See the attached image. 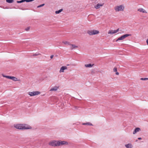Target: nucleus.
<instances>
[{"instance_id":"nucleus-1","label":"nucleus","mask_w":148,"mask_h":148,"mask_svg":"<svg viewBox=\"0 0 148 148\" xmlns=\"http://www.w3.org/2000/svg\"><path fill=\"white\" fill-rule=\"evenodd\" d=\"M14 127L19 130H25L29 129L30 128L27 127L25 124H18L14 125Z\"/></svg>"},{"instance_id":"nucleus-2","label":"nucleus","mask_w":148,"mask_h":148,"mask_svg":"<svg viewBox=\"0 0 148 148\" xmlns=\"http://www.w3.org/2000/svg\"><path fill=\"white\" fill-rule=\"evenodd\" d=\"M124 9V7L122 5L117 6L115 8V10L116 12L119 11H123Z\"/></svg>"},{"instance_id":"nucleus-3","label":"nucleus","mask_w":148,"mask_h":148,"mask_svg":"<svg viewBox=\"0 0 148 148\" xmlns=\"http://www.w3.org/2000/svg\"><path fill=\"white\" fill-rule=\"evenodd\" d=\"M58 141L53 140L49 142V145L53 147L58 146Z\"/></svg>"},{"instance_id":"nucleus-4","label":"nucleus","mask_w":148,"mask_h":148,"mask_svg":"<svg viewBox=\"0 0 148 148\" xmlns=\"http://www.w3.org/2000/svg\"><path fill=\"white\" fill-rule=\"evenodd\" d=\"M131 34H126L123 35L122 36L120 37L119 38L116 40V41H117L119 40H122L125 39V38L129 36H131Z\"/></svg>"},{"instance_id":"nucleus-5","label":"nucleus","mask_w":148,"mask_h":148,"mask_svg":"<svg viewBox=\"0 0 148 148\" xmlns=\"http://www.w3.org/2000/svg\"><path fill=\"white\" fill-rule=\"evenodd\" d=\"M2 76L4 77H5L7 78L12 79L14 81H18L17 78L13 76L5 75L4 74H2Z\"/></svg>"},{"instance_id":"nucleus-6","label":"nucleus","mask_w":148,"mask_h":148,"mask_svg":"<svg viewBox=\"0 0 148 148\" xmlns=\"http://www.w3.org/2000/svg\"><path fill=\"white\" fill-rule=\"evenodd\" d=\"M40 92L39 91H34L32 92H29L28 94L31 96H35L40 94Z\"/></svg>"},{"instance_id":"nucleus-7","label":"nucleus","mask_w":148,"mask_h":148,"mask_svg":"<svg viewBox=\"0 0 148 148\" xmlns=\"http://www.w3.org/2000/svg\"><path fill=\"white\" fill-rule=\"evenodd\" d=\"M58 146H59L61 145H68V143L67 142L65 141H58Z\"/></svg>"},{"instance_id":"nucleus-8","label":"nucleus","mask_w":148,"mask_h":148,"mask_svg":"<svg viewBox=\"0 0 148 148\" xmlns=\"http://www.w3.org/2000/svg\"><path fill=\"white\" fill-rule=\"evenodd\" d=\"M59 87V86H55L51 88L50 90V91H56L58 90Z\"/></svg>"},{"instance_id":"nucleus-9","label":"nucleus","mask_w":148,"mask_h":148,"mask_svg":"<svg viewBox=\"0 0 148 148\" xmlns=\"http://www.w3.org/2000/svg\"><path fill=\"white\" fill-rule=\"evenodd\" d=\"M103 5L104 3L102 4L99 3L95 6V8L96 9H98L100 7L103 6Z\"/></svg>"},{"instance_id":"nucleus-10","label":"nucleus","mask_w":148,"mask_h":148,"mask_svg":"<svg viewBox=\"0 0 148 148\" xmlns=\"http://www.w3.org/2000/svg\"><path fill=\"white\" fill-rule=\"evenodd\" d=\"M67 67L66 66H62L61 68L60 72H64V70L67 69Z\"/></svg>"},{"instance_id":"nucleus-11","label":"nucleus","mask_w":148,"mask_h":148,"mask_svg":"<svg viewBox=\"0 0 148 148\" xmlns=\"http://www.w3.org/2000/svg\"><path fill=\"white\" fill-rule=\"evenodd\" d=\"M140 129L139 127L136 128L133 132V134H135L136 133L140 131Z\"/></svg>"},{"instance_id":"nucleus-12","label":"nucleus","mask_w":148,"mask_h":148,"mask_svg":"<svg viewBox=\"0 0 148 148\" xmlns=\"http://www.w3.org/2000/svg\"><path fill=\"white\" fill-rule=\"evenodd\" d=\"M138 11H139L140 12H143V13H147V12H146V11H145V10L143 9V8H139L138 9Z\"/></svg>"},{"instance_id":"nucleus-13","label":"nucleus","mask_w":148,"mask_h":148,"mask_svg":"<svg viewBox=\"0 0 148 148\" xmlns=\"http://www.w3.org/2000/svg\"><path fill=\"white\" fill-rule=\"evenodd\" d=\"M93 35L98 34L99 33V31L98 30L93 29L92 30Z\"/></svg>"},{"instance_id":"nucleus-14","label":"nucleus","mask_w":148,"mask_h":148,"mask_svg":"<svg viewBox=\"0 0 148 148\" xmlns=\"http://www.w3.org/2000/svg\"><path fill=\"white\" fill-rule=\"evenodd\" d=\"M127 148H132V145L131 144H127L125 145Z\"/></svg>"},{"instance_id":"nucleus-15","label":"nucleus","mask_w":148,"mask_h":148,"mask_svg":"<svg viewBox=\"0 0 148 148\" xmlns=\"http://www.w3.org/2000/svg\"><path fill=\"white\" fill-rule=\"evenodd\" d=\"M116 33V32H115V30H109L108 32V34H115Z\"/></svg>"},{"instance_id":"nucleus-16","label":"nucleus","mask_w":148,"mask_h":148,"mask_svg":"<svg viewBox=\"0 0 148 148\" xmlns=\"http://www.w3.org/2000/svg\"><path fill=\"white\" fill-rule=\"evenodd\" d=\"M70 45H71V49H73L75 48H77L78 47V46H76L75 45L71 44Z\"/></svg>"},{"instance_id":"nucleus-17","label":"nucleus","mask_w":148,"mask_h":148,"mask_svg":"<svg viewBox=\"0 0 148 148\" xmlns=\"http://www.w3.org/2000/svg\"><path fill=\"white\" fill-rule=\"evenodd\" d=\"M87 33L90 36L93 35L92 30H88L87 31Z\"/></svg>"},{"instance_id":"nucleus-18","label":"nucleus","mask_w":148,"mask_h":148,"mask_svg":"<svg viewBox=\"0 0 148 148\" xmlns=\"http://www.w3.org/2000/svg\"><path fill=\"white\" fill-rule=\"evenodd\" d=\"M93 66V65H92L91 64H85V66L86 67H91Z\"/></svg>"},{"instance_id":"nucleus-19","label":"nucleus","mask_w":148,"mask_h":148,"mask_svg":"<svg viewBox=\"0 0 148 148\" xmlns=\"http://www.w3.org/2000/svg\"><path fill=\"white\" fill-rule=\"evenodd\" d=\"M62 11H63V9H60V10H58L56 11L55 12V13L56 14H58L60 13V12H61Z\"/></svg>"},{"instance_id":"nucleus-20","label":"nucleus","mask_w":148,"mask_h":148,"mask_svg":"<svg viewBox=\"0 0 148 148\" xmlns=\"http://www.w3.org/2000/svg\"><path fill=\"white\" fill-rule=\"evenodd\" d=\"M82 125H90L91 126H93V125L90 122H87L86 123H83L82 124Z\"/></svg>"},{"instance_id":"nucleus-21","label":"nucleus","mask_w":148,"mask_h":148,"mask_svg":"<svg viewBox=\"0 0 148 148\" xmlns=\"http://www.w3.org/2000/svg\"><path fill=\"white\" fill-rule=\"evenodd\" d=\"M6 1L8 3H11L14 2V0H6Z\"/></svg>"},{"instance_id":"nucleus-22","label":"nucleus","mask_w":148,"mask_h":148,"mask_svg":"<svg viewBox=\"0 0 148 148\" xmlns=\"http://www.w3.org/2000/svg\"><path fill=\"white\" fill-rule=\"evenodd\" d=\"M62 43L65 45L68 44V45H71L70 42L68 41H63L62 42Z\"/></svg>"},{"instance_id":"nucleus-23","label":"nucleus","mask_w":148,"mask_h":148,"mask_svg":"<svg viewBox=\"0 0 148 148\" xmlns=\"http://www.w3.org/2000/svg\"><path fill=\"white\" fill-rule=\"evenodd\" d=\"M140 80H148V78H141Z\"/></svg>"},{"instance_id":"nucleus-24","label":"nucleus","mask_w":148,"mask_h":148,"mask_svg":"<svg viewBox=\"0 0 148 148\" xmlns=\"http://www.w3.org/2000/svg\"><path fill=\"white\" fill-rule=\"evenodd\" d=\"M45 4H41L40 5H39L37 7V8H40V7H42V6H44L45 5Z\"/></svg>"},{"instance_id":"nucleus-25","label":"nucleus","mask_w":148,"mask_h":148,"mask_svg":"<svg viewBox=\"0 0 148 148\" xmlns=\"http://www.w3.org/2000/svg\"><path fill=\"white\" fill-rule=\"evenodd\" d=\"M40 54V53H36L35 54H33V56H38Z\"/></svg>"},{"instance_id":"nucleus-26","label":"nucleus","mask_w":148,"mask_h":148,"mask_svg":"<svg viewBox=\"0 0 148 148\" xmlns=\"http://www.w3.org/2000/svg\"><path fill=\"white\" fill-rule=\"evenodd\" d=\"M113 71L114 72H116L117 71V69L116 67H115L113 69Z\"/></svg>"},{"instance_id":"nucleus-27","label":"nucleus","mask_w":148,"mask_h":148,"mask_svg":"<svg viewBox=\"0 0 148 148\" xmlns=\"http://www.w3.org/2000/svg\"><path fill=\"white\" fill-rule=\"evenodd\" d=\"M29 29H30L29 27H27V28H25V30L26 31H28V30Z\"/></svg>"},{"instance_id":"nucleus-28","label":"nucleus","mask_w":148,"mask_h":148,"mask_svg":"<svg viewBox=\"0 0 148 148\" xmlns=\"http://www.w3.org/2000/svg\"><path fill=\"white\" fill-rule=\"evenodd\" d=\"M119 31V29L118 28L116 30H115V32H116V33L117 32Z\"/></svg>"},{"instance_id":"nucleus-29","label":"nucleus","mask_w":148,"mask_h":148,"mask_svg":"<svg viewBox=\"0 0 148 148\" xmlns=\"http://www.w3.org/2000/svg\"><path fill=\"white\" fill-rule=\"evenodd\" d=\"M53 55H52L50 56V58L51 59H52L53 58Z\"/></svg>"},{"instance_id":"nucleus-30","label":"nucleus","mask_w":148,"mask_h":148,"mask_svg":"<svg viewBox=\"0 0 148 148\" xmlns=\"http://www.w3.org/2000/svg\"><path fill=\"white\" fill-rule=\"evenodd\" d=\"M116 74L117 75H118L119 74V73L117 72V71L116 72Z\"/></svg>"},{"instance_id":"nucleus-31","label":"nucleus","mask_w":148,"mask_h":148,"mask_svg":"<svg viewBox=\"0 0 148 148\" xmlns=\"http://www.w3.org/2000/svg\"><path fill=\"white\" fill-rule=\"evenodd\" d=\"M146 42H147V45H148V38L147 39V40H146Z\"/></svg>"},{"instance_id":"nucleus-32","label":"nucleus","mask_w":148,"mask_h":148,"mask_svg":"<svg viewBox=\"0 0 148 148\" xmlns=\"http://www.w3.org/2000/svg\"><path fill=\"white\" fill-rule=\"evenodd\" d=\"M138 139L139 140H141L142 139V138H138Z\"/></svg>"},{"instance_id":"nucleus-33","label":"nucleus","mask_w":148,"mask_h":148,"mask_svg":"<svg viewBox=\"0 0 148 148\" xmlns=\"http://www.w3.org/2000/svg\"><path fill=\"white\" fill-rule=\"evenodd\" d=\"M75 108L76 109H77L78 108V107H75Z\"/></svg>"},{"instance_id":"nucleus-34","label":"nucleus","mask_w":148,"mask_h":148,"mask_svg":"<svg viewBox=\"0 0 148 148\" xmlns=\"http://www.w3.org/2000/svg\"><path fill=\"white\" fill-rule=\"evenodd\" d=\"M0 7H1V8H4L3 7H1V6H0Z\"/></svg>"},{"instance_id":"nucleus-35","label":"nucleus","mask_w":148,"mask_h":148,"mask_svg":"<svg viewBox=\"0 0 148 148\" xmlns=\"http://www.w3.org/2000/svg\"><path fill=\"white\" fill-rule=\"evenodd\" d=\"M66 65H67V66H69V64H67Z\"/></svg>"}]
</instances>
